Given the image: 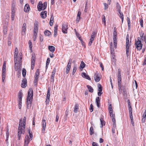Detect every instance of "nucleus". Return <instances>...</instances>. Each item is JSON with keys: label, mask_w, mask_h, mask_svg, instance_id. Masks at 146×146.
Returning <instances> with one entry per match:
<instances>
[{"label": "nucleus", "mask_w": 146, "mask_h": 146, "mask_svg": "<svg viewBox=\"0 0 146 146\" xmlns=\"http://www.w3.org/2000/svg\"><path fill=\"white\" fill-rule=\"evenodd\" d=\"M28 43L29 45V47L30 48V50L32 51V48L33 47V45L31 41L30 40H29Z\"/></svg>", "instance_id": "f704fd0d"}, {"label": "nucleus", "mask_w": 146, "mask_h": 146, "mask_svg": "<svg viewBox=\"0 0 146 146\" xmlns=\"http://www.w3.org/2000/svg\"><path fill=\"white\" fill-rule=\"evenodd\" d=\"M26 121V118L25 116L23 118V123L22 119L19 120L18 130V138L19 140H20L21 139V134H24L25 133Z\"/></svg>", "instance_id": "f257e3e1"}, {"label": "nucleus", "mask_w": 146, "mask_h": 146, "mask_svg": "<svg viewBox=\"0 0 146 146\" xmlns=\"http://www.w3.org/2000/svg\"><path fill=\"white\" fill-rule=\"evenodd\" d=\"M26 70L25 68H23L22 70V75L24 77H25L26 75Z\"/></svg>", "instance_id": "e433bc0d"}, {"label": "nucleus", "mask_w": 146, "mask_h": 146, "mask_svg": "<svg viewBox=\"0 0 146 146\" xmlns=\"http://www.w3.org/2000/svg\"><path fill=\"white\" fill-rule=\"evenodd\" d=\"M78 110V105L77 104H76L74 106V112L75 113H77Z\"/></svg>", "instance_id": "a878e982"}, {"label": "nucleus", "mask_w": 146, "mask_h": 146, "mask_svg": "<svg viewBox=\"0 0 146 146\" xmlns=\"http://www.w3.org/2000/svg\"><path fill=\"white\" fill-rule=\"evenodd\" d=\"M50 90L49 89V88H48V91H47V96L46 97V102L47 101V99L48 100V102L49 101V99H50Z\"/></svg>", "instance_id": "412c9836"}, {"label": "nucleus", "mask_w": 146, "mask_h": 146, "mask_svg": "<svg viewBox=\"0 0 146 146\" xmlns=\"http://www.w3.org/2000/svg\"><path fill=\"white\" fill-rule=\"evenodd\" d=\"M82 76L83 77L85 78L86 79H88V80H91V78L90 76L88 74H86L84 72L82 73Z\"/></svg>", "instance_id": "dca6fc26"}, {"label": "nucleus", "mask_w": 146, "mask_h": 146, "mask_svg": "<svg viewBox=\"0 0 146 146\" xmlns=\"http://www.w3.org/2000/svg\"><path fill=\"white\" fill-rule=\"evenodd\" d=\"M102 16L104 17H103L102 18V22L104 23V24L105 25L106 24V21H105V17L104 15H103Z\"/></svg>", "instance_id": "3c124183"}, {"label": "nucleus", "mask_w": 146, "mask_h": 146, "mask_svg": "<svg viewBox=\"0 0 146 146\" xmlns=\"http://www.w3.org/2000/svg\"><path fill=\"white\" fill-rule=\"evenodd\" d=\"M116 8L118 11H121V6L118 3H117L116 4Z\"/></svg>", "instance_id": "393cba45"}, {"label": "nucleus", "mask_w": 146, "mask_h": 146, "mask_svg": "<svg viewBox=\"0 0 146 146\" xmlns=\"http://www.w3.org/2000/svg\"><path fill=\"white\" fill-rule=\"evenodd\" d=\"M33 92L32 88H30L28 91V96L27 98V108L30 109L31 107L33 100Z\"/></svg>", "instance_id": "f03ea898"}, {"label": "nucleus", "mask_w": 146, "mask_h": 146, "mask_svg": "<svg viewBox=\"0 0 146 146\" xmlns=\"http://www.w3.org/2000/svg\"><path fill=\"white\" fill-rule=\"evenodd\" d=\"M117 32H113V39L114 45L115 48H116L117 44Z\"/></svg>", "instance_id": "39448f33"}, {"label": "nucleus", "mask_w": 146, "mask_h": 146, "mask_svg": "<svg viewBox=\"0 0 146 146\" xmlns=\"http://www.w3.org/2000/svg\"><path fill=\"white\" fill-rule=\"evenodd\" d=\"M7 31V27L6 26H4L3 31L4 33V34H6Z\"/></svg>", "instance_id": "5fc2aeb1"}, {"label": "nucleus", "mask_w": 146, "mask_h": 146, "mask_svg": "<svg viewBox=\"0 0 146 146\" xmlns=\"http://www.w3.org/2000/svg\"><path fill=\"white\" fill-rule=\"evenodd\" d=\"M118 85V90L120 93H121L122 91V86H121V76L120 70L119 69L118 71L117 75Z\"/></svg>", "instance_id": "7ed1b4c3"}, {"label": "nucleus", "mask_w": 146, "mask_h": 146, "mask_svg": "<svg viewBox=\"0 0 146 146\" xmlns=\"http://www.w3.org/2000/svg\"><path fill=\"white\" fill-rule=\"evenodd\" d=\"M90 135H92L94 133V129L92 126L90 128Z\"/></svg>", "instance_id": "c9c22d12"}, {"label": "nucleus", "mask_w": 146, "mask_h": 146, "mask_svg": "<svg viewBox=\"0 0 146 146\" xmlns=\"http://www.w3.org/2000/svg\"><path fill=\"white\" fill-rule=\"evenodd\" d=\"M128 105V108H131V105L130 103V101L129 100H128L127 101Z\"/></svg>", "instance_id": "864d4df0"}, {"label": "nucleus", "mask_w": 146, "mask_h": 146, "mask_svg": "<svg viewBox=\"0 0 146 146\" xmlns=\"http://www.w3.org/2000/svg\"><path fill=\"white\" fill-rule=\"evenodd\" d=\"M77 69V68L76 66H74L73 69L72 71V75L74 74L75 73Z\"/></svg>", "instance_id": "37998d69"}, {"label": "nucleus", "mask_w": 146, "mask_h": 146, "mask_svg": "<svg viewBox=\"0 0 146 146\" xmlns=\"http://www.w3.org/2000/svg\"><path fill=\"white\" fill-rule=\"evenodd\" d=\"M54 75H51V82H54Z\"/></svg>", "instance_id": "49530a36"}, {"label": "nucleus", "mask_w": 146, "mask_h": 146, "mask_svg": "<svg viewBox=\"0 0 146 146\" xmlns=\"http://www.w3.org/2000/svg\"><path fill=\"white\" fill-rule=\"evenodd\" d=\"M50 58H48L47 59L46 62V68H48V65L50 62Z\"/></svg>", "instance_id": "a19ab883"}, {"label": "nucleus", "mask_w": 146, "mask_h": 146, "mask_svg": "<svg viewBox=\"0 0 146 146\" xmlns=\"http://www.w3.org/2000/svg\"><path fill=\"white\" fill-rule=\"evenodd\" d=\"M129 114H132V108H129Z\"/></svg>", "instance_id": "bf43d9fd"}, {"label": "nucleus", "mask_w": 146, "mask_h": 146, "mask_svg": "<svg viewBox=\"0 0 146 146\" xmlns=\"http://www.w3.org/2000/svg\"><path fill=\"white\" fill-rule=\"evenodd\" d=\"M48 48L49 50L52 53L54 52L55 50V48L53 46H49Z\"/></svg>", "instance_id": "5701e85b"}, {"label": "nucleus", "mask_w": 146, "mask_h": 146, "mask_svg": "<svg viewBox=\"0 0 146 146\" xmlns=\"http://www.w3.org/2000/svg\"><path fill=\"white\" fill-rule=\"evenodd\" d=\"M47 2H44L43 4H42V10H43L45 9L47 7Z\"/></svg>", "instance_id": "c756f323"}, {"label": "nucleus", "mask_w": 146, "mask_h": 146, "mask_svg": "<svg viewBox=\"0 0 146 146\" xmlns=\"http://www.w3.org/2000/svg\"><path fill=\"white\" fill-rule=\"evenodd\" d=\"M38 23L37 21H35L34 23V28L33 31H38Z\"/></svg>", "instance_id": "2eb2a0df"}, {"label": "nucleus", "mask_w": 146, "mask_h": 146, "mask_svg": "<svg viewBox=\"0 0 146 146\" xmlns=\"http://www.w3.org/2000/svg\"><path fill=\"white\" fill-rule=\"evenodd\" d=\"M62 31L64 33H67L68 29V25L66 23L62 24Z\"/></svg>", "instance_id": "6e6552de"}, {"label": "nucleus", "mask_w": 146, "mask_h": 146, "mask_svg": "<svg viewBox=\"0 0 146 146\" xmlns=\"http://www.w3.org/2000/svg\"><path fill=\"white\" fill-rule=\"evenodd\" d=\"M42 133H44L45 131L46 127V123L45 119H42Z\"/></svg>", "instance_id": "9b49d317"}, {"label": "nucleus", "mask_w": 146, "mask_h": 146, "mask_svg": "<svg viewBox=\"0 0 146 146\" xmlns=\"http://www.w3.org/2000/svg\"><path fill=\"white\" fill-rule=\"evenodd\" d=\"M96 102L97 105V106L98 108L100 107V100L99 97H97L96 98Z\"/></svg>", "instance_id": "6ab92c4d"}, {"label": "nucleus", "mask_w": 146, "mask_h": 146, "mask_svg": "<svg viewBox=\"0 0 146 146\" xmlns=\"http://www.w3.org/2000/svg\"><path fill=\"white\" fill-rule=\"evenodd\" d=\"M91 36V38L90 39V41L93 42L94 40V36Z\"/></svg>", "instance_id": "338daca9"}, {"label": "nucleus", "mask_w": 146, "mask_h": 146, "mask_svg": "<svg viewBox=\"0 0 146 146\" xmlns=\"http://www.w3.org/2000/svg\"><path fill=\"white\" fill-rule=\"evenodd\" d=\"M6 62L4 61L3 66V70L2 71L6 72Z\"/></svg>", "instance_id": "4c0bfd02"}, {"label": "nucleus", "mask_w": 146, "mask_h": 146, "mask_svg": "<svg viewBox=\"0 0 146 146\" xmlns=\"http://www.w3.org/2000/svg\"><path fill=\"white\" fill-rule=\"evenodd\" d=\"M37 32L38 31H33V40L34 41H35L36 39V38L37 35Z\"/></svg>", "instance_id": "4be33fe9"}, {"label": "nucleus", "mask_w": 146, "mask_h": 146, "mask_svg": "<svg viewBox=\"0 0 146 146\" xmlns=\"http://www.w3.org/2000/svg\"><path fill=\"white\" fill-rule=\"evenodd\" d=\"M94 77V80L96 82H98L100 81V78L98 72H96L95 73Z\"/></svg>", "instance_id": "f8f14e48"}, {"label": "nucleus", "mask_w": 146, "mask_h": 146, "mask_svg": "<svg viewBox=\"0 0 146 146\" xmlns=\"http://www.w3.org/2000/svg\"><path fill=\"white\" fill-rule=\"evenodd\" d=\"M18 57V54L14 55V62H17Z\"/></svg>", "instance_id": "c85d7f7f"}, {"label": "nucleus", "mask_w": 146, "mask_h": 146, "mask_svg": "<svg viewBox=\"0 0 146 146\" xmlns=\"http://www.w3.org/2000/svg\"><path fill=\"white\" fill-rule=\"evenodd\" d=\"M22 98V94L21 92L20 91L19 92L18 98Z\"/></svg>", "instance_id": "de8ad7c7"}, {"label": "nucleus", "mask_w": 146, "mask_h": 146, "mask_svg": "<svg viewBox=\"0 0 146 146\" xmlns=\"http://www.w3.org/2000/svg\"><path fill=\"white\" fill-rule=\"evenodd\" d=\"M92 146H99L98 143L96 142H93L92 143Z\"/></svg>", "instance_id": "69168bd1"}, {"label": "nucleus", "mask_w": 146, "mask_h": 146, "mask_svg": "<svg viewBox=\"0 0 146 146\" xmlns=\"http://www.w3.org/2000/svg\"><path fill=\"white\" fill-rule=\"evenodd\" d=\"M98 91H102V88L100 84H98Z\"/></svg>", "instance_id": "ea45409f"}, {"label": "nucleus", "mask_w": 146, "mask_h": 146, "mask_svg": "<svg viewBox=\"0 0 146 146\" xmlns=\"http://www.w3.org/2000/svg\"><path fill=\"white\" fill-rule=\"evenodd\" d=\"M70 68H67V67L66 68V74H68L70 70Z\"/></svg>", "instance_id": "0e129e2a"}, {"label": "nucleus", "mask_w": 146, "mask_h": 146, "mask_svg": "<svg viewBox=\"0 0 146 146\" xmlns=\"http://www.w3.org/2000/svg\"><path fill=\"white\" fill-rule=\"evenodd\" d=\"M26 29V24L24 23L23 24L22 28L21 34L22 35H25V32Z\"/></svg>", "instance_id": "9d476101"}, {"label": "nucleus", "mask_w": 146, "mask_h": 146, "mask_svg": "<svg viewBox=\"0 0 146 146\" xmlns=\"http://www.w3.org/2000/svg\"><path fill=\"white\" fill-rule=\"evenodd\" d=\"M90 111L91 112H92L93 111V106L92 104H91L90 105Z\"/></svg>", "instance_id": "603ef678"}, {"label": "nucleus", "mask_w": 146, "mask_h": 146, "mask_svg": "<svg viewBox=\"0 0 146 146\" xmlns=\"http://www.w3.org/2000/svg\"><path fill=\"white\" fill-rule=\"evenodd\" d=\"M47 12L45 11L44 12H42L40 13V16L42 18L45 19L46 17Z\"/></svg>", "instance_id": "f3484780"}, {"label": "nucleus", "mask_w": 146, "mask_h": 146, "mask_svg": "<svg viewBox=\"0 0 146 146\" xmlns=\"http://www.w3.org/2000/svg\"><path fill=\"white\" fill-rule=\"evenodd\" d=\"M32 139V138H31L29 136L26 135L25 137L24 146H28L29 142Z\"/></svg>", "instance_id": "0eeeda50"}, {"label": "nucleus", "mask_w": 146, "mask_h": 146, "mask_svg": "<svg viewBox=\"0 0 146 146\" xmlns=\"http://www.w3.org/2000/svg\"><path fill=\"white\" fill-rule=\"evenodd\" d=\"M118 13H119V17L121 18V19L122 21V23H123V13L121 12V11H118Z\"/></svg>", "instance_id": "b1692460"}, {"label": "nucleus", "mask_w": 146, "mask_h": 146, "mask_svg": "<svg viewBox=\"0 0 146 146\" xmlns=\"http://www.w3.org/2000/svg\"><path fill=\"white\" fill-rule=\"evenodd\" d=\"M15 14L11 13V18L12 21H13L14 19V17Z\"/></svg>", "instance_id": "4d7b16f0"}, {"label": "nucleus", "mask_w": 146, "mask_h": 146, "mask_svg": "<svg viewBox=\"0 0 146 146\" xmlns=\"http://www.w3.org/2000/svg\"><path fill=\"white\" fill-rule=\"evenodd\" d=\"M143 21L142 19L141 18L140 19V25H141V27H143Z\"/></svg>", "instance_id": "13d9d810"}, {"label": "nucleus", "mask_w": 146, "mask_h": 146, "mask_svg": "<svg viewBox=\"0 0 146 146\" xmlns=\"http://www.w3.org/2000/svg\"><path fill=\"white\" fill-rule=\"evenodd\" d=\"M6 72L3 71L2 74V80L3 82H4L5 78Z\"/></svg>", "instance_id": "2f4dec72"}, {"label": "nucleus", "mask_w": 146, "mask_h": 146, "mask_svg": "<svg viewBox=\"0 0 146 146\" xmlns=\"http://www.w3.org/2000/svg\"><path fill=\"white\" fill-rule=\"evenodd\" d=\"M100 67L102 68V70H103L104 69V67L102 63L100 62Z\"/></svg>", "instance_id": "e2e57ef3"}, {"label": "nucleus", "mask_w": 146, "mask_h": 146, "mask_svg": "<svg viewBox=\"0 0 146 146\" xmlns=\"http://www.w3.org/2000/svg\"><path fill=\"white\" fill-rule=\"evenodd\" d=\"M108 109L110 111H113L112 108V107L111 104H110L109 105L108 107Z\"/></svg>", "instance_id": "6e6d98bb"}, {"label": "nucleus", "mask_w": 146, "mask_h": 146, "mask_svg": "<svg viewBox=\"0 0 146 146\" xmlns=\"http://www.w3.org/2000/svg\"><path fill=\"white\" fill-rule=\"evenodd\" d=\"M27 86V80L26 78L23 79L21 83V87L23 88H25Z\"/></svg>", "instance_id": "ddd939ff"}, {"label": "nucleus", "mask_w": 146, "mask_h": 146, "mask_svg": "<svg viewBox=\"0 0 146 146\" xmlns=\"http://www.w3.org/2000/svg\"><path fill=\"white\" fill-rule=\"evenodd\" d=\"M15 68L16 71H21V65L18 64L17 62H15Z\"/></svg>", "instance_id": "1a4fd4ad"}, {"label": "nucleus", "mask_w": 146, "mask_h": 146, "mask_svg": "<svg viewBox=\"0 0 146 146\" xmlns=\"http://www.w3.org/2000/svg\"><path fill=\"white\" fill-rule=\"evenodd\" d=\"M28 132L29 134V137L31 138H33V135L32 134V132L31 133L30 130L29 129V130H28Z\"/></svg>", "instance_id": "09e8293b"}, {"label": "nucleus", "mask_w": 146, "mask_h": 146, "mask_svg": "<svg viewBox=\"0 0 146 146\" xmlns=\"http://www.w3.org/2000/svg\"><path fill=\"white\" fill-rule=\"evenodd\" d=\"M126 54L127 57L129 56V38L128 35H127L126 37Z\"/></svg>", "instance_id": "20e7f679"}, {"label": "nucleus", "mask_w": 146, "mask_h": 146, "mask_svg": "<svg viewBox=\"0 0 146 146\" xmlns=\"http://www.w3.org/2000/svg\"><path fill=\"white\" fill-rule=\"evenodd\" d=\"M142 40L146 43V39H145L144 35V33L142 34L141 36H140Z\"/></svg>", "instance_id": "72a5a7b5"}, {"label": "nucleus", "mask_w": 146, "mask_h": 146, "mask_svg": "<svg viewBox=\"0 0 146 146\" xmlns=\"http://www.w3.org/2000/svg\"><path fill=\"white\" fill-rule=\"evenodd\" d=\"M85 66V63L82 61H81V64L80 66V68L83 69L84 68Z\"/></svg>", "instance_id": "473e14b6"}, {"label": "nucleus", "mask_w": 146, "mask_h": 146, "mask_svg": "<svg viewBox=\"0 0 146 146\" xmlns=\"http://www.w3.org/2000/svg\"><path fill=\"white\" fill-rule=\"evenodd\" d=\"M39 69H37L36 72L35 76V81L37 82L39 77Z\"/></svg>", "instance_id": "4468645a"}, {"label": "nucleus", "mask_w": 146, "mask_h": 146, "mask_svg": "<svg viewBox=\"0 0 146 146\" xmlns=\"http://www.w3.org/2000/svg\"><path fill=\"white\" fill-rule=\"evenodd\" d=\"M100 121L101 122V127H102L104 125H105V122L103 120L102 118L100 119Z\"/></svg>", "instance_id": "7c9ffc66"}, {"label": "nucleus", "mask_w": 146, "mask_h": 146, "mask_svg": "<svg viewBox=\"0 0 146 146\" xmlns=\"http://www.w3.org/2000/svg\"><path fill=\"white\" fill-rule=\"evenodd\" d=\"M146 117V110H145L144 111V114L143 115V118L142 119V120L143 121V120L144 119V121H145V119Z\"/></svg>", "instance_id": "79ce46f5"}, {"label": "nucleus", "mask_w": 146, "mask_h": 146, "mask_svg": "<svg viewBox=\"0 0 146 146\" xmlns=\"http://www.w3.org/2000/svg\"><path fill=\"white\" fill-rule=\"evenodd\" d=\"M146 64V57L145 58L143 62V65H144Z\"/></svg>", "instance_id": "774afa93"}, {"label": "nucleus", "mask_w": 146, "mask_h": 146, "mask_svg": "<svg viewBox=\"0 0 146 146\" xmlns=\"http://www.w3.org/2000/svg\"><path fill=\"white\" fill-rule=\"evenodd\" d=\"M110 116L111 117H115V114L113 113V111H110Z\"/></svg>", "instance_id": "c03bdc74"}, {"label": "nucleus", "mask_w": 146, "mask_h": 146, "mask_svg": "<svg viewBox=\"0 0 146 146\" xmlns=\"http://www.w3.org/2000/svg\"><path fill=\"white\" fill-rule=\"evenodd\" d=\"M104 9L106 10L107 9L108 7V5L106 3H104Z\"/></svg>", "instance_id": "8fccbe9b"}, {"label": "nucleus", "mask_w": 146, "mask_h": 146, "mask_svg": "<svg viewBox=\"0 0 146 146\" xmlns=\"http://www.w3.org/2000/svg\"><path fill=\"white\" fill-rule=\"evenodd\" d=\"M18 102V105H19V109H21V108L22 106V102Z\"/></svg>", "instance_id": "680f3d73"}, {"label": "nucleus", "mask_w": 146, "mask_h": 146, "mask_svg": "<svg viewBox=\"0 0 146 146\" xmlns=\"http://www.w3.org/2000/svg\"><path fill=\"white\" fill-rule=\"evenodd\" d=\"M35 56H32L31 60V65H33L34 64H35Z\"/></svg>", "instance_id": "58836bf2"}, {"label": "nucleus", "mask_w": 146, "mask_h": 146, "mask_svg": "<svg viewBox=\"0 0 146 146\" xmlns=\"http://www.w3.org/2000/svg\"><path fill=\"white\" fill-rule=\"evenodd\" d=\"M42 3L41 1H40L38 3L37 5L38 9L39 11L42 10Z\"/></svg>", "instance_id": "aec40b11"}, {"label": "nucleus", "mask_w": 146, "mask_h": 146, "mask_svg": "<svg viewBox=\"0 0 146 146\" xmlns=\"http://www.w3.org/2000/svg\"><path fill=\"white\" fill-rule=\"evenodd\" d=\"M44 33L46 36H49L51 34V32L48 30L45 31L44 32Z\"/></svg>", "instance_id": "cd10ccee"}, {"label": "nucleus", "mask_w": 146, "mask_h": 146, "mask_svg": "<svg viewBox=\"0 0 146 146\" xmlns=\"http://www.w3.org/2000/svg\"><path fill=\"white\" fill-rule=\"evenodd\" d=\"M135 46L137 50H140L142 49V44L141 41L139 40V39H138L137 41L136 40Z\"/></svg>", "instance_id": "423d86ee"}, {"label": "nucleus", "mask_w": 146, "mask_h": 146, "mask_svg": "<svg viewBox=\"0 0 146 146\" xmlns=\"http://www.w3.org/2000/svg\"><path fill=\"white\" fill-rule=\"evenodd\" d=\"M87 87L89 91L91 92L92 93L94 91V89L93 88L90 86L89 85H87Z\"/></svg>", "instance_id": "bb28decb"}, {"label": "nucleus", "mask_w": 146, "mask_h": 146, "mask_svg": "<svg viewBox=\"0 0 146 146\" xmlns=\"http://www.w3.org/2000/svg\"><path fill=\"white\" fill-rule=\"evenodd\" d=\"M22 57H20L19 58V61H18V64H19L20 65H22Z\"/></svg>", "instance_id": "a18cd8bd"}, {"label": "nucleus", "mask_w": 146, "mask_h": 146, "mask_svg": "<svg viewBox=\"0 0 146 146\" xmlns=\"http://www.w3.org/2000/svg\"><path fill=\"white\" fill-rule=\"evenodd\" d=\"M30 9V8L29 5L28 4H26L24 7V11L27 13L29 11Z\"/></svg>", "instance_id": "a211bd4d"}, {"label": "nucleus", "mask_w": 146, "mask_h": 146, "mask_svg": "<svg viewBox=\"0 0 146 146\" xmlns=\"http://www.w3.org/2000/svg\"><path fill=\"white\" fill-rule=\"evenodd\" d=\"M58 30V26L56 25L54 27V32H57Z\"/></svg>", "instance_id": "052dcab7"}]
</instances>
